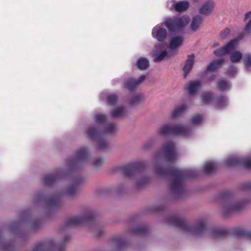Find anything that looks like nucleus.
<instances>
[{
    "label": "nucleus",
    "mask_w": 251,
    "mask_h": 251,
    "mask_svg": "<svg viewBox=\"0 0 251 251\" xmlns=\"http://www.w3.org/2000/svg\"><path fill=\"white\" fill-rule=\"evenodd\" d=\"M155 172L157 175L161 176H169L172 177L170 188L176 198H181L185 193L182 183L187 178L196 177L198 172L195 170H182L176 168L173 166L166 167L159 165L155 166Z\"/></svg>",
    "instance_id": "obj_1"
},
{
    "label": "nucleus",
    "mask_w": 251,
    "mask_h": 251,
    "mask_svg": "<svg viewBox=\"0 0 251 251\" xmlns=\"http://www.w3.org/2000/svg\"><path fill=\"white\" fill-rule=\"evenodd\" d=\"M167 221L170 224L179 228L182 231L196 235L207 232L210 236L214 239L223 237L228 234V230L225 228H213L209 231L206 226V222L203 219L199 220L195 226H192L184 220L174 215L169 216Z\"/></svg>",
    "instance_id": "obj_2"
},
{
    "label": "nucleus",
    "mask_w": 251,
    "mask_h": 251,
    "mask_svg": "<svg viewBox=\"0 0 251 251\" xmlns=\"http://www.w3.org/2000/svg\"><path fill=\"white\" fill-rule=\"evenodd\" d=\"M108 116L101 113L95 114V147L103 151L108 147L107 137L108 135L114 133L118 129L117 125L114 123H107Z\"/></svg>",
    "instance_id": "obj_3"
},
{
    "label": "nucleus",
    "mask_w": 251,
    "mask_h": 251,
    "mask_svg": "<svg viewBox=\"0 0 251 251\" xmlns=\"http://www.w3.org/2000/svg\"><path fill=\"white\" fill-rule=\"evenodd\" d=\"M70 236L66 235L62 242L56 243L53 240L50 239L36 244L32 251H65Z\"/></svg>",
    "instance_id": "obj_4"
},
{
    "label": "nucleus",
    "mask_w": 251,
    "mask_h": 251,
    "mask_svg": "<svg viewBox=\"0 0 251 251\" xmlns=\"http://www.w3.org/2000/svg\"><path fill=\"white\" fill-rule=\"evenodd\" d=\"M160 134L166 136L169 135H182L188 136L192 133V130L189 126L172 125L166 124L163 125L159 130Z\"/></svg>",
    "instance_id": "obj_5"
},
{
    "label": "nucleus",
    "mask_w": 251,
    "mask_h": 251,
    "mask_svg": "<svg viewBox=\"0 0 251 251\" xmlns=\"http://www.w3.org/2000/svg\"><path fill=\"white\" fill-rule=\"evenodd\" d=\"M145 164L142 162H134L115 169V172H121L125 177L131 178L141 173L145 168Z\"/></svg>",
    "instance_id": "obj_6"
},
{
    "label": "nucleus",
    "mask_w": 251,
    "mask_h": 251,
    "mask_svg": "<svg viewBox=\"0 0 251 251\" xmlns=\"http://www.w3.org/2000/svg\"><path fill=\"white\" fill-rule=\"evenodd\" d=\"M189 21V17L169 18L164 22V25L169 31L176 32L182 30Z\"/></svg>",
    "instance_id": "obj_7"
},
{
    "label": "nucleus",
    "mask_w": 251,
    "mask_h": 251,
    "mask_svg": "<svg viewBox=\"0 0 251 251\" xmlns=\"http://www.w3.org/2000/svg\"><path fill=\"white\" fill-rule=\"evenodd\" d=\"M94 215L93 213L86 212L79 216L69 217L65 223V227L77 226L93 222Z\"/></svg>",
    "instance_id": "obj_8"
},
{
    "label": "nucleus",
    "mask_w": 251,
    "mask_h": 251,
    "mask_svg": "<svg viewBox=\"0 0 251 251\" xmlns=\"http://www.w3.org/2000/svg\"><path fill=\"white\" fill-rule=\"evenodd\" d=\"M146 78L147 75H142L138 77L126 78L122 82L123 87L125 90L133 93L143 84Z\"/></svg>",
    "instance_id": "obj_9"
},
{
    "label": "nucleus",
    "mask_w": 251,
    "mask_h": 251,
    "mask_svg": "<svg viewBox=\"0 0 251 251\" xmlns=\"http://www.w3.org/2000/svg\"><path fill=\"white\" fill-rule=\"evenodd\" d=\"M162 151L164 158L169 162H174L177 157L176 146L172 141H168L162 146Z\"/></svg>",
    "instance_id": "obj_10"
},
{
    "label": "nucleus",
    "mask_w": 251,
    "mask_h": 251,
    "mask_svg": "<svg viewBox=\"0 0 251 251\" xmlns=\"http://www.w3.org/2000/svg\"><path fill=\"white\" fill-rule=\"evenodd\" d=\"M227 167L242 166V167L251 169V158L234 156L230 157L225 161Z\"/></svg>",
    "instance_id": "obj_11"
},
{
    "label": "nucleus",
    "mask_w": 251,
    "mask_h": 251,
    "mask_svg": "<svg viewBox=\"0 0 251 251\" xmlns=\"http://www.w3.org/2000/svg\"><path fill=\"white\" fill-rule=\"evenodd\" d=\"M238 42V39H233L228 42L226 45L215 50L213 51V53L217 57H221L229 54L234 49Z\"/></svg>",
    "instance_id": "obj_12"
},
{
    "label": "nucleus",
    "mask_w": 251,
    "mask_h": 251,
    "mask_svg": "<svg viewBox=\"0 0 251 251\" xmlns=\"http://www.w3.org/2000/svg\"><path fill=\"white\" fill-rule=\"evenodd\" d=\"M66 176V172L63 169H57L52 174L46 175L43 179V183L46 186H50L58 179Z\"/></svg>",
    "instance_id": "obj_13"
},
{
    "label": "nucleus",
    "mask_w": 251,
    "mask_h": 251,
    "mask_svg": "<svg viewBox=\"0 0 251 251\" xmlns=\"http://www.w3.org/2000/svg\"><path fill=\"white\" fill-rule=\"evenodd\" d=\"M152 52L154 57L153 60L154 62H160L168 56V53L165 49V45L164 44H156Z\"/></svg>",
    "instance_id": "obj_14"
},
{
    "label": "nucleus",
    "mask_w": 251,
    "mask_h": 251,
    "mask_svg": "<svg viewBox=\"0 0 251 251\" xmlns=\"http://www.w3.org/2000/svg\"><path fill=\"white\" fill-rule=\"evenodd\" d=\"M39 200H44L48 207H54L59 206L61 203V195L58 194H52L50 198L45 200L42 195L37 196Z\"/></svg>",
    "instance_id": "obj_15"
},
{
    "label": "nucleus",
    "mask_w": 251,
    "mask_h": 251,
    "mask_svg": "<svg viewBox=\"0 0 251 251\" xmlns=\"http://www.w3.org/2000/svg\"><path fill=\"white\" fill-rule=\"evenodd\" d=\"M202 86V80L197 79L190 81L185 87V90L189 93V94H196L201 90Z\"/></svg>",
    "instance_id": "obj_16"
},
{
    "label": "nucleus",
    "mask_w": 251,
    "mask_h": 251,
    "mask_svg": "<svg viewBox=\"0 0 251 251\" xmlns=\"http://www.w3.org/2000/svg\"><path fill=\"white\" fill-rule=\"evenodd\" d=\"M89 152L86 148H81L78 150L75 154V158L70 161L71 166L75 165L78 162L82 161L87 159L89 156Z\"/></svg>",
    "instance_id": "obj_17"
},
{
    "label": "nucleus",
    "mask_w": 251,
    "mask_h": 251,
    "mask_svg": "<svg viewBox=\"0 0 251 251\" xmlns=\"http://www.w3.org/2000/svg\"><path fill=\"white\" fill-rule=\"evenodd\" d=\"M152 36L158 42H164L167 37V31L163 27H154L152 30Z\"/></svg>",
    "instance_id": "obj_18"
},
{
    "label": "nucleus",
    "mask_w": 251,
    "mask_h": 251,
    "mask_svg": "<svg viewBox=\"0 0 251 251\" xmlns=\"http://www.w3.org/2000/svg\"><path fill=\"white\" fill-rule=\"evenodd\" d=\"M247 201H243L233 204H228L224 208V213H228L232 211H239L243 209L247 205Z\"/></svg>",
    "instance_id": "obj_19"
},
{
    "label": "nucleus",
    "mask_w": 251,
    "mask_h": 251,
    "mask_svg": "<svg viewBox=\"0 0 251 251\" xmlns=\"http://www.w3.org/2000/svg\"><path fill=\"white\" fill-rule=\"evenodd\" d=\"M195 58V55L194 53H192L187 56V59L182 69L185 76L188 75L192 70L194 65Z\"/></svg>",
    "instance_id": "obj_20"
},
{
    "label": "nucleus",
    "mask_w": 251,
    "mask_h": 251,
    "mask_svg": "<svg viewBox=\"0 0 251 251\" xmlns=\"http://www.w3.org/2000/svg\"><path fill=\"white\" fill-rule=\"evenodd\" d=\"M214 7V2L212 1L208 0L203 4L199 9V13L204 15H210Z\"/></svg>",
    "instance_id": "obj_21"
},
{
    "label": "nucleus",
    "mask_w": 251,
    "mask_h": 251,
    "mask_svg": "<svg viewBox=\"0 0 251 251\" xmlns=\"http://www.w3.org/2000/svg\"><path fill=\"white\" fill-rule=\"evenodd\" d=\"M80 182V179L79 178H75L74 180L73 183L65 191V194L69 197L74 196L77 191L78 184Z\"/></svg>",
    "instance_id": "obj_22"
},
{
    "label": "nucleus",
    "mask_w": 251,
    "mask_h": 251,
    "mask_svg": "<svg viewBox=\"0 0 251 251\" xmlns=\"http://www.w3.org/2000/svg\"><path fill=\"white\" fill-rule=\"evenodd\" d=\"M183 41L184 38L182 36L179 35L173 37L169 44V48L172 50H175L181 46Z\"/></svg>",
    "instance_id": "obj_23"
},
{
    "label": "nucleus",
    "mask_w": 251,
    "mask_h": 251,
    "mask_svg": "<svg viewBox=\"0 0 251 251\" xmlns=\"http://www.w3.org/2000/svg\"><path fill=\"white\" fill-rule=\"evenodd\" d=\"M225 62L224 58L215 60L211 62L207 66L205 72L206 73L215 71L219 69L222 64Z\"/></svg>",
    "instance_id": "obj_24"
},
{
    "label": "nucleus",
    "mask_w": 251,
    "mask_h": 251,
    "mask_svg": "<svg viewBox=\"0 0 251 251\" xmlns=\"http://www.w3.org/2000/svg\"><path fill=\"white\" fill-rule=\"evenodd\" d=\"M127 111V110L126 107L120 106L113 110L110 115L113 118H121L126 115Z\"/></svg>",
    "instance_id": "obj_25"
},
{
    "label": "nucleus",
    "mask_w": 251,
    "mask_h": 251,
    "mask_svg": "<svg viewBox=\"0 0 251 251\" xmlns=\"http://www.w3.org/2000/svg\"><path fill=\"white\" fill-rule=\"evenodd\" d=\"M203 18L200 15H196L193 18L190 25L192 31H196L202 23Z\"/></svg>",
    "instance_id": "obj_26"
},
{
    "label": "nucleus",
    "mask_w": 251,
    "mask_h": 251,
    "mask_svg": "<svg viewBox=\"0 0 251 251\" xmlns=\"http://www.w3.org/2000/svg\"><path fill=\"white\" fill-rule=\"evenodd\" d=\"M136 66L140 70H146L150 66L149 60L146 57H140L137 61Z\"/></svg>",
    "instance_id": "obj_27"
},
{
    "label": "nucleus",
    "mask_w": 251,
    "mask_h": 251,
    "mask_svg": "<svg viewBox=\"0 0 251 251\" xmlns=\"http://www.w3.org/2000/svg\"><path fill=\"white\" fill-rule=\"evenodd\" d=\"M233 234L238 237L251 239V231L250 230L239 228L235 229L233 230Z\"/></svg>",
    "instance_id": "obj_28"
},
{
    "label": "nucleus",
    "mask_w": 251,
    "mask_h": 251,
    "mask_svg": "<svg viewBox=\"0 0 251 251\" xmlns=\"http://www.w3.org/2000/svg\"><path fill=\"white\" fill-rule=\"evenodd\" d=\"M189 6V2L187 1H181L175 5V9L178 12H182L187 10Z\"/></svg>",
    "instance_id": "obj_29"
},
{
    "label": "nucleus",
    "mask_w": 251,
    "mask_h": 251,
    "mask_svg": "<svg viewBox=\"0 0 251 251\" xmlns=\"http://www.w3.org/2000/svg\"><path fill=\"white\" fill-rule=\"evenodd\" d=\"M187 106L186 104H182L177 107L172 112V117L173 118H176L177 117L183 114L186 110L187 109Z\"/></svg>",
    "instance_id": "obj_30"
},
{
    "label": "nucleus",
    "mask_w": 251,
    "mask_h": 251,
    "mask_svg": "<svg viewBox=\"0 0 251 251\" xmlns=\"http://www.w3.org/2000/svg\"><path fill=\"white\" fill-rule=\"evenodd\" d=\"M242 58V53L238 50L232 52L229 57L230 60L232 63L239 62Z\"/></svg>",
    "instance_id": "obj_31"
},
{
    "label": "nucleus",
    "mask_w": 251,
    "mask_h": 251,
    "mask_svg": "<svg viewBox=\"0 0 251 251\" xmlns=\"http://www.w3.org/2000/svg\"><path fill=\"white\" fill-rule=\"evenodd\" d=\"M216 169L214 163L211 162H206L203 167V172L206 174H209L214 172Z\"/></svg>",
    "instance_id": "obj_32"
},
{
    "label": "nucleus",
    "mask_w": 251,
    "mask_h": 251,
    "mask_svg": "<svg viewBox=\"0 0 251 251\" xmlns=\"http://www.w3.org/2000/svg\"><path fill=\"white\" fill-rule=\"evenodd\" d=\"M115 249L118 250H121L127 245V242L126 239L119 238L116 239L114 241Z\"/></svg>",
    "instance_id": "obj_33"
},
{
    "label": "nucleus",
    "mask_w": 251,
    "mask_h": 251,
    "mask_svg": "<svg viewBox=\"0 0 251 251\" xmlns=\"http://www.w3.org/2000/svg\"><path fill=\"white\" fill-rule=\"evenodd\" d=\"M148 228L146 226H139L132 229V232L136 235H145L148 232Z\"/></svg>",
    "instance_id": "obj_34"
},
{
    "label": "nucleus",
    "mask_w": 251,
    "mask_h": 251,
    "mask_svg": "<svg viewBox=\"0 0 251 251\" xmlns=\"http://www.w3.org/2000/svg\"><path fill=\"white\" fill-rule=\"evenodd\" d=\"M218 88L221 91H225L228 90L230 87V84L229 82L223 80L219 79L218 81Z\"/></svg>",
    "instance_id": "obj_35"
},
{
    "label": "nucleus",
    "mask_w": 251,
    "mask_h": 251,
    "mask_svg": "<svg viewBox=\"0 0 251 251\" xmlns=\"http://www.w3.org/2000/svg\"><path fill=\"white\" fill-rule=\"evenodd\" d=\"M142 95H133L129 100V104L130 106H134L139 104L143 100V98L141 97Z\"/></svg>",
    "instance_id": "obj_36"
},
{
    "label": "nucleus",
    "mask_w": 251,
    "mask_h": 251,
    "mask_svg": "<svg viewBox=\"0 0 251 251\" xmlns=\"http://www.w3.org/2000/svg\"><path fill=\"white\" fill-rule=\"evenodd\" d=\"M106 100L107 103L109 105L115 106L118 102V95H108Z\"/></svg>",
    "instance_id": "obj_37"
},
{
    "label": "nucleus",
    "mask_w": 251,
    "mask_h": 251,
    "mask_svg": "<svg viewBox=\"0 0 251 251\" xmlns=\"http://www.w3.org/2000/svg\"><path fill=\"white\" fill-rule=\"evenodd\" d=\"M243 63L246 70L250 71L251 70V54L250 53H246L245 55Z\"/></svg>",
    "instance_id": "obj_38"
},
{
    "label": "nucleus",
    "mask_w": 251,
    "mask_h": 251,
    "mask_svg": "<svg viewBox=\"0 0 251 251\" xmlns=\"http://www.w3.org/2000/svg\"><path fill=\"white\" fill-rule=\"evenodd\" d=\"M203 120V116L200 114H197L191 117V122L194 125L200 124Z\"/></svg>",
    "instance_id": "obj_39"
},
{
    "label": "nucleus",
    "mask_w": 251,
    "mask_h": 251,
    "mask_svg": "<svg viewBox=\"0 0 251 251\" xmlns=\"http://www.w3.org/2000/svg\"><path fill=\"white\" fill-rule=\"evenodd\" d=\"M149 182V178L147 177H142L141 180L136 182V186L137 189H140L144 187Z\"/></svg>",
    "instance_id": "obj_40"
},
{
    "label": "nucleus",
    "mask_w": 251,
    "mask_h": 251,
    "mask_svg": "<svg viewBox=\"0 0 251 251\" xmlns=\"http://www.w3.org/2000/svg\"><path fill=\"white\" fill-rule=\"evenodd\" d=\"M85 134L87 138L90 139H94V126H91L88 127L85 131Z\"/></svg>",
    "instance_id": "obj_41"
},
{
    "label": "nucleus",
    "mask_w": 251,
    "mask_h": 251,
    "mask_svg": "<svg viewBox=\"0 0 251 251\" xmlns=\"http://www.w3.org/2000/svg\"><path fill=\"white\" fill-rule=\"evenodd\" d=\"M226 73L230 76H234L237 73V68L234 65H231L228 67Z\"/></svg>",
    "instance_id": "obj_42"
},
{
    "label": "nucleus",
    "mask_w": 251,
    "mask_h": 251,
    "mask_svg": "<svg viewBox=\"0 0 251 251\" xmlns=\"http://www.w3.org/2000/svg\"><path fill=\"white\" fill-rule=\"evenodd\" d=\"M216 104L217 107H222L226 105V100L222 96H221L216 100Z\"/></svg>",
    "instance_id": "obj_43"
},
{
    "label": "nucleus",
    "mask_w": 251,
    "mask_h": 251,
    "mask_svg": "<svg viewBox=\"0 0 251 251\" xmlns=\"http://www.w3.org/2000/svg\"><path fill=\"white\" fill-rule=\"evenodd\" d=\"M103 233L102 228L99 226L95 222V237H100Z\"/></svg>",
    "instance_id": "obj_44"
},
{
    "label": "nucleus",
    "mask_w": 251,
    "mask_h": 251,
    "mask_svg": "<svg viewBox=\"0 0 251 251\" xmlns=\"http://www.w3.org/2000/svg\"><path fill=\"white\" fill-rule=\"evenodd\" d=\"M231 197V194L228 191H224L220 194V197L222 200H229Z\"/></svg>",
    "instance_id": "obj_45"
},
{
    "label": "nucleus",
    "mask_w": 251,
    "mask_h": 251,
    "mask_svg": "<svg viewBox=\"0 0 251 251\" xmlns=\"http://www.w3.org/2000/svg\"><path fill=\"white\" fill-rule=\"evenodd\" d=\"M244 31L246 34L251 35V20L246 24L244 28Z\"/></svg>",
    "instance_id": "obj_46"
},
{
    "label": "nucleus",
    "mask_w": 251,
    "mask_h": 251,
    "mask_svg": "<svg viewBox=\"0 0 251 251\" xmlns=\"http://www.w3.org/2000/svg\"><path fill=\"white\" fill-rule=\"evenodd\" d=\"M213 95H202V100L204 103H208L212 101Z\"/></svg>",
    "instance_id": "obj_47"
},
{
    "label": "nucleus",
    "mask_w": 251,
    "mask_h": 251,
    "mask_svg": "<svg viewBox=\"0 0 251 251\" xmlns=\"http://www.w3.org/2000/svg\"><path fill=\"white\" fill-rule=\"evenodd\" d=\"M103 162V159L101 157L95 158V169L101 166Z\"/></svg>",
    "instance_id": "obj_48"
},
{
    "label": "nucleus",
    "mask_w": 251,
    "mask_h": 251,
    "mask_svg": "<svg viewBox=\"0 0 251 251\" xmlns=\"http://www.w3.org/2000/svg\"><path fill=\"white\" fill-rule=\"evenodd\" d=\"M3 249L6 251H15V248L11 243L5 244L3 246Z\"/></svg>",
    "instance_id": "obj_49"
},
{
    "label": "nucleus",
    "mask_w": 251,
    "mask_h": 251,
    "mask_svg": "<svg viewBox=\"0 0 251 251\" xmlns=\"http://www.w3.org/2000/svg\"><path fill=\"white\" fill-rule=\"evenodd\" d=\"M230 30L228 28H225L224 30H223L221 33V37L223 39H225L226 38L227 35H228L230 33Z\"/></svg>",
    "instance_id": "obj_50"
},
{
    "label": "nucleus",
    "mask_w": 251,
    "mask_h": 251,
    "mask_svg": "<svg viewBox=\"0 0 251 251\" xmlns=\"http://www.w3.org/2000/svg\"><path fill=\"white\" fill-rule=\"evenodd\" d=\"M41 221L40 220H36L32 223V226L35 228H37L41 226Z\"/></svg>",
    "instance_id": "obj_51"
},
{
    "label": "nucleus",
    "mask_w": 251,
    "mask_h": 251,
    "mask_svg": "<svg viewBox=\"0 0 251 251\" xmlns=\"http://www.w3.org/2000/svg\"><path fill=\"white\" fill-rule=\"evenodd\" d=\"M242 187L246 190L251 189V182H247L242 184Z\"/></svg>",
    "instance_id": "obj_52"
},
{
    "label": "nucleus",
    "mask_w": 251,
    "mask_h": 251,
    "mask_svg": "<svg viewBox=\"0 0 251 251\" xmlns=\"http://www.w3.org/2000/svg\"><path fill=\"white\" fill-rule=\"evenodd\" d=\"M152 145V143L150 142H148V143H145L144 146H143V148L144 149H149L150 147H151Z\"/></svg>",
    "instance_id": "obj_53"
},
{
    "label": "nucleus",
    "mask_w": 251,
    "mask_h": 251,
    "mask_svg": "<svg viewBox=\"0 0 251 251\" xmlns=\"http://www.w3.org/2000/svg\"><path fill=\"white\" fill-rule=\"evenodd\" d=\"M249 18H251V11L248 12L245 15V20H246Z\"/></svg>",
    "instance_id": "obj_54"
},
{
    "label": "nucleus",
    "mask_w": 251,
    "mask_h": 251,
    "mask_svg": "<svg viewBox=\"0 0 251 251\" xmlns=\"http://www.w3.org/2000/svg\"><path fill=\"white\" fill-rule=\"evenodd\" d=\"M219 46H220L219 43L218 42L215 41L213 43V44L212 45V47L213 48H216L217 47H219Z\"/></svg>",
    "instance_id": "obj_55"
},
{
    "label": "nucleus",
    "mask_w": 251,
    "mask_h": 251,
    "mask_svg": "<svg viewBox=\"0 0 251 251\" xmlns=\"http://www.w3.org/2000/svg\"><path fill=\"white\" fill-rule=\"evenodd\" d=\"M216 75H213L212 76H211L210 78V79H215V78H216Z\"/></svg>",
    "instance_id": "obj_56"
},
{
    "label": "nucleus",
    "mask_w": 251,
    "mask_h": 251,
    "mask_svg": "<svg viewBox=\"0 0 251 251\" xmlns=\"http://www.w3.org/2000/svg\"><path fill=\"white\" fill-rule=\"evenodd\" d=\"M203 94H209V95H211V94H213V93H208V94L206 93H203Z\"/></svg>",
    "instance_id": "obj_57"
},
{
    "label": "nucleus",
    "mask_w": 251,
    "mask_h": 251,
    "mask_svg": "<svg viewBox=\"0 0 251 251\" xmlns=\"http://www.w3.org/2000/svg\"><path fill=\"white\" fill-rule=\"evenodd\" d=\"M200 0H194V2H197L199 1Z\"/></svg>",
    "instance_id": "obj_58"
},
{
    "label": "nucleus",
    "mask_w": 251,
    "mask_h": 251,
    "mask_svg": "<svg viewBox=\"0 0 251 251\" xmlns=\"http://www.w3.org/2000/svg\"><path fill=\"white\" fill-rule=\"evenodd\" d=\"M242 38V36H241L239 37L240 39H241Z\"/></svg>",
    "instance_id": "obj_59"
},
{
    "label": "nucleus",
    "mask_w": 251,
    "mask_h": 251,
    "mask_svg": "<svg viewBox=\"0 0 251 251\" xmlns=\"http://www.w3.org/2000/svg\"><path fill=\"white\" fill-rule=\"evenodd\" d=\"M160 208L156 209V210H160Z\"/></svg>",
    "instance_id": "obj_60"
}]
</instances>
